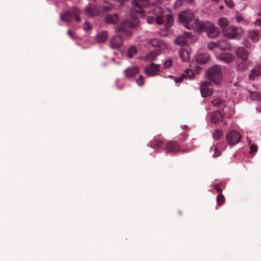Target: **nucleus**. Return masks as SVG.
<instances>
[{"instance_id":"13","label":"nucleus","mask_w":261,"mask_h":261,"mask_svg":"<svg viewBox=\"0 0 261 261\" xmlns=\"http://www.w3.org/2000/svg\"><path fill=\"white\" fill-rule=\"evenodd\" d=\"M238 28L234 26H229L223 31V33L225 36L228 38L233 39L236 38L238 35Z\"/></svg>"},{"instance_id":"34","label":"nucleus","mask_w":261,"mask_h":261,"mask_svg":"<svg viewBox=\"0 0 261 261\" xmlns=\"http://www.w3.org/2000/svg\"><path fill=\"white\" fill-rule=\"evenodd\" d=\"M250 98L253 100H259L261 99V94L257 92H253L250 93Z\"/></svg>"},{"instance_id":"37","label":"nucleus","mask_w":261,"mask_h":261,"mask_svg":"<svg viewBox=\"0 0 261 261\" xmlns=\"http://www.w3.org/2000/svg\"><path fill=\"white\" fill-rule=\"evenodd\" d=\"M172 64V60L171 59L167 60L164 63V67L165 68H168L171 66Z\"/></svg>"},{"instance_id":"15","label":"nucleus","mask_w":261,"mask_h":261,"mask_svg":"<svg viewBox=\"0 0 261 261\" xmlns=\"http://www.w3.org/2000/svg\"><path fill=\"white\" fill-rule=\"evenodd\" d=\"M194 76L195 74L191 69H186L184 73L181 74L179 77L176 78L175 81L176 83H181L185 78H187L188 76L190 79H193Z\"/></svg>"},{"instance_id":"33","label":"nucleus","mask_w":261,"mask_h":261,"mask_svg":"<svg viewBox=\"0 0 261 261\" xmlns=\"http://www.w3.org/2000/svg\"><path fill=\"white\" fill-rule=\"evenodd\" d=\"M225 201V197L222 194H219L217 197V203L218 205H222Z\"/></svg>"},{"instance_id":"26","label":"nucleus","mask_w":261,"mask_h":261,"mask_svg":"<svg viewBox=\"0 0 261 261\" xmlns=\"http://www.w3.org/2000/svg\"><path fill=\"white\" fill-rule=\"evenodd\" d=\"M180 57L183 61H188L190 57V53L186 49H182L180 51Z\"/></svg>"},{"instance_id":"22","label":"nucleus","mask_w":261,"mask_h":261,"mask_svg":"<svg viewBox=\"0 0 261 261\" xmlns=\"http://www.w3.org/2000/svg\"><path fill=\"white\" fill-rule=\"evenodd\" d=\"M108 37L107 33L106 31L101 32L98 33L95 37L96 41L99 43H104Z\"/></svg>"},{"instance_id":"45","label":"nucleus","mask_w":261,"mask_h":261,"mask_svg":"<svg viewBox=\"0 0 261 261\" xmlns=\"http://www.w3.org/2000/svg\"><path fill=\"white\" fill-rule=\"evenodd\" d=\"M67 34H68V35L70 37H71V38H72L73 37V33H72V32L71 30H68L67 31Z\"/></svg>"},{"instance_id":"11","label":"nucleus","mask_w":261,"mask_h":261,"mask_svg":"<svg viewBox=\"0 0 261 261\" xmlns=\"http://www.w3.org/2000/svg\"><path fill=\"white\" fill-rule=\"evenodd\" d=\"M209 82H204L201 83L200 86V92L202 96L204 97L210 96L213 92V90L209 87Z\"/></svg>"},{"instance_id":"16","label":"nucleus","mask_w":261,"mask_h":261,"mask_svg":"<svg viewBox=\"0 0 261 261\" xmlns=\"http://www.w3.org/2000/svg\"><path fill=\"white\" fill-rule=\"evenodd\" d=\"M223 114L220 111H215L211 115V121L213 123H218L223 121Z\"/></svg>"},{"instance_id":"40","label":"nucleus","mask_w":261,"mask_h":261,"mask_svg":"<svg viewBox=\"0 0 261 261\" xmlns=\"http://www.w3.org/2000/svg\"><path fill=\"white\" fill-rule=\"evenodd\" d=\"M250 150L249 151V153L252 154L255 153L257 150V147L256 145H252L250 146Z\"/></svg>"},{"instance_id":"9","label":"nucleus","mask_w":261,"mask_h":261,"mask_svg":"<svg viewBox=\"0 0 261 261\" xmlns=\"http://www.w3.org/2000/svg\"><path fill=\"white\" fill-rule=\"evenodd\" d=\"M241 138V135L235 130H231L226 135L227 144L230 145H234L238 143Z\"/></svg>"},{"instance_id":"27","label":"nucleus","mask_w":261,"mask_h":261,"mask_svg":"<svg viewBox=\"0 0 261 261\" xmlns=\"http://www.w3.org/2000/svg\"><path fill=\"white\" fill-rule=\"evenodd\" d=\"M104 3L106 4V5L101 7V12L102 13H106L111 11L113 8V5L110 3L107 2L106 1H104Z\"/></svg>"},{"instance_id":"28","label":"nucleus","mask_w":261,"mask_h":261,"mask_svg":"<svg viewBox=\"0 0 261 261\" xmlns=\"http://www.w3.org/2000/svg\"><path fill=\"white\" fill-rule=\"evenodd\" d=\"M212 103L213 106L221 108L224 106L225 102L224 100H221L220 98H217L213 100L212 101Z\"/></svg>"},{"instance_id":"4","label":"nucleus","mask_w":261,"mask_h":261,"mask_svg":"<svg viewBox=\"0 0 261 261\" xmlns=\"http://www.w3.org/2000/svg\"><path fill=\"white\" fill-rule=\"evenodd\" d=\"M207 79L218 84L222 80L221 70L217 65H214L207 71Z\"/></svg>"},{"instance_id":"8","label":"nucleus","mask_w":261,"mask_h":261,"mask_svg":"<svg viewBox=\"0 0 261 261\" xmlns=\"http://www.w3.org/2000/svg\"><path fill=\"white\" fill-rule=\"evenodd\" d=\"M132 5L134 11L139 15L143 16V9L147 8L150 5V3L148 0H134Z\"/></svg>"},{"instance_id":"7","label":"nucleus","mask_w":261,"mask_h":261,"mask_svg":"<svg viewBox=\"0 0 261 261\" xmlns=\"http://www.w3.org/2000/svg\"><path fill=\"white\" fill-rule=\"evenodd\" d=\"M138 22L137 20V17L135 16L134 18V21L132 22L129 20H125L121 23L120 26H118L116 29V31L118 32L125 33L126 36L129 37L131 35V32L130 31H125V28H134L138 26Z\"/></svg>"},{"instance_id":"38","label":"nucleus","mask_w":261,"mask_h":261,"mask_svg":"<svg viewBox=\"0 0 261 261\" xmlns=\"http://www.w3.org/2000/svg\"><path fill=\"white\" fill-rule=\"evenodd\" d=\"M136 83L137 84L141 86L144 84V77L142 75H140L138 79L136 80Z\"/></svg>"},{"instance_id":"14","label":"nucleus","mask_w":261,"mask_h":261,"mask_svg":"<svg viewBox=\"0 0 261 261\" xmlns=\"http://www.w3.org/2000/svg\"><path fill=\"white\" fill-rule=\"evenodd\" d=\"M87 14L91 17L98 16L100 14L99 8L94 4H90L86 7Z\"/></svg>"},{"instance_id":"54","label":"nucleus","mask_w":261,"mask_h":261,"mask_svg":"<svg viewBox=\"0 0 261 261\" xmlns=\"http://www.w3.org/2000/svg\"><path fill=\"white\" fill-rule=\"evenodd\" d=\"M85 24H88V22H87V21H86V22H85Z\"/></svg>"},{"instance_id":"41","label":"nucleus","mask_w":261,"mask_h":261,"mask_svg":"<svg viewBox=\"0 0 261 261\" xmlns=\"http://www.w3.org/2000/svg\"><path fill=\"white\" fill-rule=\"evenodd\" d=\"M225 4L230 8H232L234 6L233 2L232 0H224Z\"/></svg>"},{"instance_id":"29","label":"nucleus","mask_w":261,"mask_h":261,"mask_svg":"<svg viewBox=\"0 0 261 261\" xmlns=\"http://www.w3.org/2000/svg\"><path fill=\"white\" fill-rule=\"evenodd\" d=\"M137 50L136 47L132 46L129 48L127 51V56L129 58H133L137 53Z\"/></svg>"},{"instance_id":"21","label":"nucleus","mask_w":261,"mask_h":261,"mask_svg":"<svg viewBox=\"0 0 261 261\" xmlns=\"http://www.w3.org/2000/svg\"><path fill=\"white\" fill-rule=\"evenodd\" d=\"M261 74V65L256 66L254 69L251 70L249 77L250 80H253L255 76H259Z\"/></svg>"},{"instance_id":"18","label":"nucleus","mask_w":261,"mask_h":261,"mask_svg":"<svg viewBox=\"0 0 261 261\" xmlns=\"http://www.w3.org/2000/svg\"><path fill=\"white\" fill-rule=\"evenodd\" d=\"M139 72V70L136 67H130L124 70V74L127 77H133Z\"/></svg>"},{"instance_id":"23","label":"nucleus","mask_w":261,"mask_h":261,"mask_svg":"<svg viewBox=\"0 0 261 261\" xmlns=\"http://www.w3.org/2000/svg\"><path fill=\"white\" fill-rule=\"evenodd\" d=\"M210 59V56L207 54H199L196 57V61L200 64L206 63Z\"/></svg>"},{"instance_id":"53","label":"nucleus","mask_w":261,"mask_h":261,"mask_svg":"<svg viewBox=\"0 0 261 261\" xmlns=\"http://www.w3.org/2000/svg\"><path fill=\"white\" fill-rule=\"evenodd\" d=\"M178 213H179V215H181V212L180 211H179V212H178Z\"/></svg>"},{"instance_id":"50","label":"nucleus","mask_w":261,"mask_h":261,"mask_svg":"<svg viewBox=\"0 0 261 261\" xmlns=\"http://www.w3.org/2000/svg\"><path fill=\"white\" fill-rule=\"evenodd\" d=\"M186 1L189 2V3H191L193 1V0H185Z\"/></svg>"},{"instance_id":"36","label":"nucleus","mask_w":261,"mask_h":261,"mask_svg":"<svg viewBox=\"0 0 261 261\" xmlns=\"http://www.w3.org/2000/svg\"><path fill=\"white\" fill-rule=\"evenodd\" d=\"M149 43L153 46L160 47L161 46V42L156 39H151Z\"/></svg>"},{"instance_id":"5","label":"nucleus","mask_w":261,"mask_h":261,"mask_svg":"<svg viewBox=\"0 0 261 261\" xmlns=\"http://www.w3.org/2000/svg\"><path fill=\"white\" fill-rule=\"evenodd\" d=\"M81 13L80 10L77 8H73L70 11H67L61 14L60 18L63 21L69 22L71 19L74 17L75 21L80 22L81 18L79 16Z\"/></svg>"},{"instance_id":"17","label":"nucleus","mask_w":261,"mask_h":261,"mask_svg":"<svg viewBox=\"0 0 261 261\" xmlns=\"http://www.w3.org/2000/svg\"><path fill=\"white\" fill-rule=\"evenodd\" d=\"M150 147L153 149H159L163 146V142L158 137H154L150 141Z\"/></svg>"},{"instance_id":"47","label":"nucleus","mask_w":261,"mask_h":261,"mask_svg":"<svg viewBox=\"0 0 261 261\" xmlns=\"http://www.w3.org/2000/svg\"><path fill=\"white\" fill-rule=\"evenodd\" d=\"M185 34L188 37H190L192 36V34L191 33H186Z\"/></svg>"},{"instance_id":"46","label":"nucleus","mask_w":261,"mask_h":261,"mask_svg":"<svg viewBox=\"0 0 261 261\" xmlns=\"http://www.w3.org/2000/svg\"><path fill=\"white\" fill-rule=\"evenodd\" d=\"M243 19V18L241 16H238L236 18V20L238 22H241Z\"/></svg>"},{"instance_id":"43","label":"nucleus","mask_w":261,"mask_h":261,"mask_svg":"<svg viewBox=\"0 0 261 261\" xmlns=\"http://www.w3.org/2000/svg\"><path fill=\"white\" fill-rule=\"evenodd\" d=\"M214 150H215V153L213 154V156L215 158L219 156L221 153L220 151L219 150H217V148L216 147H215Z\"/></svg>"},{"instance_id":"6","label":"nucleus","mask_w":261,"mask_h":261,"mask_svg":"<svg viewBox=\"0 0 261 261\" xmlns=\"http://www.w3.org/2000/svg\"><path fill=\"white\" fill-rule=\"evenodd\" d=\"M165 148L166 152L171 154L186 151V150L182 148L181 144L177 141H168L165 145Z\"/></svg>"},{"instance_id":"52","label":"nucleus","mask_w":261,"mask_h":261,"mask_svg":"<svg viewBox=\"0 0 261 261\" xmlns=\"http://www.w3.org/2000/svg\"><path fill=\"white\" fill-rule=\"evenodd\" d=\"M248 143H249V144H251V140H249L248 141Z\"/></svg>"},{"instance_id":"19","label":"nucleus","mask_w":261,"mask_h":261,"mask_svg":"<svg viewBox=\"0 0 261 261\" xmlns=\"http://www.w3.org/2000/svg\"><path fill=\"white\" fill-rule=\"evenodd\" d=\"M238 57L243 61H245L247 60L248 52L243 47H239L237 50Z\"/></svg>"},{"instance_id":"20","label":"nucleus","mask_w":261,"mask_h":261,"mask_svg":"<svg viewBox=\"0 0 261 261\" xmlns=\"http://www.w3.org/2000/svg\"><path fill=\"white\" fill-rule=\"evenodd\" d=\"M219 59L224 63H230L232 62L234 58V57L228 53H223L220 55Z\"/></svg>"},{"instance_id":"1","label":"nucleus","mask_w":261,"mask_h":261,"mask_svg":"<svg viewBox=\"0 0 261 261\" xmlns=\"http://www.w3.org/2000/svg\"><path fill=\"white\" fill-rule=\"evenodd\" d=\"M152 11L154 16L147 17V20L149 23H151L155 20L156 23L162 24L164 22V17L165 16L167 20L165 27L166 28L171 27L173 22V17L172 15L169 13V9H166L165 10L161 7L156 6L154 7Z\"/></svg>"},{"instance_id":"3","label":"nucleus","mask_w":261,"mask_h":261,"mask_svg":"<svg viewBox=\"0 0 261 261\" xmlns=\"http://www.w3.org/2000/svg\"><path fill=\"white\" fill-rule=\"evenodd\" d=\"M193 14L189 10L182 12L179 15V20L184 23L185 27L188 29H191L195 27L194 21L197 19H193Z\"/></svg>"},{"instance_id":"48","label":"nucleus","mask_w":261,"mask_h":261,"mask_svg":"<svg viewBox=\"0 0 261 261\" xmlns=\"http://www.w3.org/2000/svg\"><path fill=\"white\" fill-rule=\"evenodd\" d=\"M91 29V27H90V25H89V24H88V26L87 27V28H85V29H86V30H90Z\"/></svg>"},{"instance_id":"44","label":"nucleus","mask_w":261,"mask_h":261,"mask_svg":"<svg viewBox=\"0 0 261 261\" xmlns=\"http://www.w3.org/2000/svg\"><path fill=\"white\" fill-rule=\"evenodd\" d=\"M215 189L219 194H222V190L218 185H215Z\"/></svg>"},{"instance_id":"51","label":"nucleus","mask_w":261,"mask_h":261,"mask_svg":"<svg viewBox=\"0 0 261 261\" xmlns=\"http://www.w3.org/2000/svg\"><path fill=\"white\" fill-rule=\"evenodd\" d=\"M187 127H188V126H186V125H185V126H184V128L186 129V128H187Z\"/></svg>"},{"instance_id":"25","label":"nucleus","mask_w":261,"mask_h":261,"mask_svg":"<svg viewBox=\"0 0 261 261\" xmlns=\"http://www.w3.org/2000/svg\"><path fill=\"white\" fill-rule=\"evenodd\" d=\"M218 24L220 27L222 29V32L224 29L228 27L229 21L226 18L222 17L219 19Z\"/></svg>"},{"instance_id":"49","label":"nucleus","mask_w":261,"mask_h":261,"mask_svg":"<svg viewBox=\"0 0 261 261\" xmlns=\"http://www.w3.org/2000/svg\"><path fill=\"white\" fill-rule=\"evenodd\" d=\"M220 9H221V10H222V9H223V8H224V6H223V5H221V6H220Z\"/></svg>"},{"instance_id":"2","label":"nucleus","mask_w":261,"mask_h":261,"mask_svg":"<svg viewBox=\"0 0 261 261\" xmlns=\"http://www.w3.org/2000/svg\"><path fill=\"white\" fill-rule=\"evenodd\" d=\"M195 28L198 32L206 31L207 36L211 38L217 37L219 34L218 29L212 24L204 23L199 20H195Z\"/></svg>"},{"instance_id":"24","label":"nucleus","mask_w":261,"mask_h":261,"mask_svg":"<svg viewBox=\"0 0 261 261\" xmlns=\"http://www.w3.org/2000/svg\"><path fill=\"white\" fill-rule=\"evenodd\" d=\"M119 19L118 16L117 14H109L107 15L105 20L108 23H116L118 22Z\"/></svg>"},{"instance_id":"30","label":"nucleus","mask_w":261,"mask_h":261,"mask_svg":"<svg viewBox=\"0 0 261 261\" xmlns=\"http://www.w3.org/2000/svg\"><path fill=\"white\" fill-rule=\"evenodd\" d=\"M174 42L177 45L182 46L186 44L187 41L184 37L179 36L175 40Z\"/></svg>"},{"instance_id":"35","label":"nucleus","mask_w":261,"mask_h":261,"mask_svg":"<svg viewBox=\"0 0 261 261\" xmlns=\"http://www.w3.org/2000/svg\"><path fill=\"white\" fill-rule=\"evenodd\" d=\"M247 68L248 64L246 62H244V61L238 64V69L241 71H244L246 70Z\"/></svg>"},{"instance_id":"42","label":"nucleus","mask_w":261,"mask_h":261,"mask_svg":"<svg viewBox=\"0 0 261 261\" xmlns=\"http://www.w3.org/2000/svg\"><path fill=\"white\" fill-rule=\"evenodd\" d=\"M217 47V45L215 42H211L208 45V48L210 50H212L214 48H216Z\"/></svg>"},{"instance_id":"12","label":"nucleus","mask_w":261,"mask_h":261,"mask_svg":"<svg viewBox=\"0 0 261 261\" xmlns=\"http://www.w3.org/2000/svg\"><path fill=\"white\" fill-rule=\"evenodd\" d=\"M123 40L121 35H117L112 38L110 41V47L114 49H118L123 44Z\"/></svg>"},{"instance_id":"31","label":"nucleus","mask_w":261,"mask_h":261,"mask_svg":"<svg viewBox=\"0 0 261 261\" xmlns=\"http://www.w3.org/2000/svg\"><path fill=\"white\" fill-rule=\"evenodd\" d=\"M222 135L223 132L218 129H215L213 133V138L216 140L220 139Z\"/></svg>"},{"instance_id":"10","label":"nucleus","mask_w":261,"mask_h":261,"mask_svg":"<svg viewBox=\"0 0 261 261\" xmlns=\"http://www.w3.org/2000/svg\"><path fill=\"white\" fill-rule=\"evenodd\" d=\"M160 64L151 63L145 68V73L148 76H153L158 74L160 71Z\"/></svg>"},{"instance_id":"39","label":"nucleus","mask_w":261,"mask_h":261,"mask_svg":"<svg viewBox=\"0 0 261 261\" xmlns=\"http://www.w3.org/2000/svg\"><path fill=\"white\" fill-rule=\"evenodd\" d=\"M156 56V55L155 53L154 52H151L147 55V58L148 60H150L151 61H153L154 60Z\"/></svg>"},{"instance_id":"32","label":"nucleus","mask_w":261,"mask_h":261,"mask_svg":"<svg viewBox=\"0 0 261 261\" xmlns=\"http://www.w3.org/2000/svg\"><path fill=\"white\" fill-rule=\"evenodd\" d=\"M250 37L252 41L256 42L259 39L260 35L257 32L252 31L250 33Z\"/></svg>"}]
</instances>
